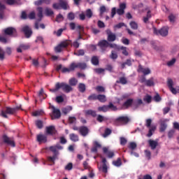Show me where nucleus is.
I'll use <instances>...</instances> for the list:
<instances>
[{"label":"nucleus","mask_w":179,"mask_h":179,"mask_svg":"<svg viewBox=\"0 0 179 179\" xmlns=\"http://www.w3.org/2000/svg\"><path fill=\"white\" fill-rule=\"evenodd\" d=\"M74 55H77V57H83V55H85V50L80 49L77 50V52H74Z\"/></svg>","instance_id":"ea45409f"},{"label":"nucleus","mask_w":179,"mask_h":179,"mask_svg":"<svg viewBox=\"0 0 179 179\" xmlns=\"http://www.w3.org/2000/svg\"><path fill=\"white\" fill-rule=\"evenodd\" d=\"M141 104H143V101H142V99H137L134 101L133 103L134 110H136V108H138V107H139Z\"/></svg>","instance_id":"bb28decb"},{"label":"nucleus","mask_w":179,"mask_h":179,"mask_svg":"<svg viewBox=\"0 0 179 179\" xmlns=\"http://www.w3.org/2000/svg\"><path fill=\"white\" fill-rule=\"evenodd\" d=\"M98 111H102L103 113H107L108 111V106L103 105V106H99L98 108Z\"/></svg>","instance_id":"79ce46f5"},{"label":"nucleus","mask_w":179,"mask_h":179,"mask_svg":"<svg viewBox=\"0 0 179 179\" xmlns=\"http://www.w3.org/2000/svg\"><path fill=\"white\" fill-rule=\"evenodd\" d=\"M120 50H122V54H123V55H125L126 57H128V55H129V53L127 50L126 47L122 46V47H120Z\"/></svg>","instance_id":"13d9d810"},{"label":"nucleus","mask_w":179,"mask_h":179,"mask_svg":"<svg viewBox=\"0 0 179 179\" xmlns=\"http://www.w3.org/2000/svg\"><path fill=\"white\" fill-rule=\"evenodd\" d=\"M89 132L90 130L87 127L82 126L79 127V134H80L82 136H87V135H89Z\"/></svg>","instance_id":"dca6fc26"},{"label":"nucleus","mask_w":179,"mask_h":179,"mask_svg":"<svg viewBox=\"0 0 179 179\" xmlns=\"http://www.w3.org/2000/svg\"><path fill=\"white\" fill-rule=\"evenodd\" d=\"M30 48L29 45H26V44H21L19 45V47L17 48V52H22V50H29Z\"/></svg>","instance_id":"393cba45"},{"label":"nucleus","mask_w":179,"mask_h":179,"mask_svg":"<svg viewBox=\"0 0 179 179\" xmlns=\"http://www.w3.org/2000/svg\"><path fill=\"white\" fill-rule=\"evenodd\" d=\"M167 85H168V87H169V89L171 87H173V85H174V82H173V80L171 78L168 79Z\"/></svg>","instance_id":"0e129e2a"},{"label":"nucleus","mask_w":179,"mask_h":179,"mask_svg":"<svg viewBox=\"0 0 179 179\" xmlns=\"http://www.w3.org/2000/svg\"><path fill=\"white\" fill-rule=\"evenodd\" d=\"M69 41H64L55 48V52H61L64 48H66L69 45Z\"/></svg>","instance_id":"6e6552de"},{"label":"nucleus","mask_w":179,"mask_h":179,"mask_svg":"<svg viewBox=\"0 0 179 179\" xmlns=\"http://www.w3.org/2000/svg\"><path fill=\"white\" fill-rule=\"evenodd\" d=\"M59 89H62L64 93H71V92H73V88L66 83H59Z\"/></svg>","instance_id":"423d86ee"},{"label":"nucleus","mask_w":179,"mask_h":179,"mask_svg":"<svg viewBox=\"0 0 179 179\" xmlns=\"http://www.w3.org/2000/svg\"><path fill=\"white\" fill-rule=\"evenodd\" d=\"M35 124L37 128H38V129H41L44 127L43 122L42 120H36L35 122Z\"/></svg>","instance_id":"c03bdc74"},{"label":"nucleus","mask_w":179,"mask_h":179,"mask_svg":"<svg viewBox=\"0 0 179 179\" xmlns=\"http://www.w3.org/2000/svg\"><path fill=\"white\" fill-rule=\"evenodd\" d=\"M136 143L131 142L129 145V149H131V150H135V149H136Z\"/></svg>","instance_id":"bf43d9fd"},{"label":"nucleus","mask_w":179,"mask_h":179,"mask_svg":"<svg viewBox=\"0 0 179 179\" xmlns=\"http://www.w3.org/2000/svg\"><path fill=\"white\" fill-rule=\"evenodd\" d=\"M176 134V129H172L168 131V137L169 139H171L173 136H174V134Z\"/></svg>","instance_id":"8fccbe9b"},{"label":"nucleus","mask_w":179,"mask_h":179,"mask_svg":"<svg viewBox=\"0 0 179 179\" xmlns=\"http://www.w3.org/2000/svg\"><path fill=\"white\" fill-rule=\"evenodd\" d=\"M106 33L107 34V41L108 43H114V41L117 40V35L113 33L111 29H106Z\"/></svg>","instance_id":"0eeeda50"},{"label":"nucleus","mask_w":179,"mask_h":179,"mask_svg":"<svg viewBox=\"0 0 179 179\" xmlns=\"http://www.w3.org/2000/svg\"><path fill=\"white\" fill-rule=\"evenodd\" d=\"M95 90H96L98 93H104L106 92V88L103 86L99 85L95 87Z\"/></svg>","instance_id":"37998d69"},{"label":"nucleus","mask_w":179,"mask_h":179,"mask_svg":"<svg viewBox=\"0 0 179 179\" xmlns=\"http://www.w3.org/2000/svg\"><path fill=\"white\" fill-rule=\"evenodd\" d=\"M70 111H72V106H67L66 108H63L62 110V112L63 114H65V115H66V114H68V113Z\"/></svg>","instance_id":"58836bf2"},{"label":"nucleus","mask_w":179,"mask_h":179,"mask_svg":"<svg viewBox=\"0 0 179 179\" xmlns=\"http://www.w3.org/2000/svg\"><path fill=\"white\" fill-rule=\"evenodd\" d=\"M19 110H22L21 106H17L15 108H10V107H6L5 110H1V115L3 118H8V115H13V114H15L16 112L19 111Z\"/></svg>","instance_id":"f257e3e1"},{"label":"nucleus","mask_w":179,"mask_h":179,"mask_svg":"<svg viewBox=\"0 0 179 179\" xmlns=\"http://www.w3.org/2000/svg\"><path fill=\"white\" fill-rule=\"evenodd\" d=\"M59 83H57L55 84V88L54 89H50V92H52V93H55L56 92H58V90H59Z\"/></svg>","instance_id":"4d7b16f0"},{"label":"nucleus","mask_w":179,"mask_h":179,"mask_svg":"<svg viewBox=\"0 0 179 179\" xmlns=\"http://www.w3.org/2000/svg\"><path fill=\"white\" fill-rule=\"evenodd\" d=\"M22 31H23L26 38H30V37H31V34H33V31H31V28H30L29 25L22 27Z\"/></svg>","instance_id":"9d476101"},{"label":"nucleus","mask_w":179,"mask_h":179,"mask_svg":"<svg viewBox=\"0 0 179 179\" xmlns=\"http://www.w3.org/2000/svg\"><path fill=\"white\" fill-rule=\"evenodd\" d=\"M154 34H160L162 37H167L169 36V27H164L159 30H157L155 27L153 28Z\"/></svg>","instance_id":"20e7f679"},{"label":"nucleus","mask_w":179,"mask_h":179,"mask_svg":"<svg viewBox=\"0 0 179 179\" xmlns=\"http://www.w3.org/2000/svg\"><path fill=\"white\" fill-rule=\"evenodd\" d=\"M36 10L38 12L37 16L38 17H39V19H38L35 22V29H36V30H38V23H40V21L41 20V19H43V7H38L36 8Z\"/></svg>","instance_id":"9b49d317"},{"label":"nucleus","mask_w":179,"mask_h":179,"mask_svg":"<svg viewBox=\"0 0 179 179\" xmlns=\"http://www.w3.org/2000/svg\"><path fill=\"white\" fill-rule=\"evenodd\" d=\"M69 138L72 142H78L79 141V136L76 134H70Z\"/></svg>","instance_id":"c85d7f7f"},{"label":"nucleus","mask_w":179,"mask_h":179,"mask_svg":"<svg viewBox=\"0 0 179 179\" xmlns=\"http://www.w3.org/2000/svg\"><path fill=\"white\" fill-rule=\"evenodd\" d=\"M110 58L111 59H117V58H118V55L117 52H115V51L112 50L111 54L110 55Z\"/></svg>","instance_id":"603ef678"},{"label":"nucleus","mask_w":179,"mask_h":179,"mask_svg":"<svg viewBox=\"0 0 179 179\" xmlns=\"http://www.w3.org/2000/svg\"><path fill=\"white\" fill-rule=\"evenodd\" d=\"M116 82L117 83H120V85H127V83H128V80H127V78L125 77H120L119 80H117Z\"/></svg>","instance_id":"473e14b6"},{"label":"nucleus","mask_w":179,"mask_h":179,"mask_svg":"<svg viewBox=\"0 0 179 179\" xmlns=\"http://www.w3.org/2000/svg\"><path fill=\"white\" fill-rule=\"evenodd\" d=\"M49 150H50V152H52L54 155L52 157H48V159L49 162L55 163V160H57L58 157V155H59V152H58V150L57 149V147L55 145L50 146L49 148Z\"/></svg>","instance_id":"7ed1b4c3"},{"label":"nucleus","mask_w":179,"mask_h":179,"mask_svg":"<svg viewBox=\"0 0 179 179\" xmlns=\"http://www.w3.org/2000/svg\"><path fill=\"white\" fill-rule=\"evenodd\" d=\"M45 131L48 135H55V134H57V130H55V127L54 126L46 127Z\"/></svg>","instance_id":"412c9836"},{"label":"nucleus","mask_w":179,"mask_h":179,"mask_svg":"<svg viewBox=\"0 0 179 179\" xmlns=\"http://www.w3.org/2000/svg\"><path fill=\"white\" fill-rule=\"evenodd\" d=\"M69 124H76V117H69Z\"/></svg>","instance_id":"e2e57ef3"},{"label":"nucleus","mask_w":179,"mask_h":179,"mask_svg":"<svg viewBox=\"0 0 179 179\" xmlns=\"http://www.w3.org/2000/svg\"><path fill=\"white\" fill-rule=\"evenodd\" d=\"M148 145L152 150H155L157 146H159V141L157 140H148Z\"/></svg>","instance_id":"6ab92c4d"},{"label":"nucleus","mask_w":179,"mask_h":179,"mask_svg":"<svg viewBox=\"0 0 179 179\" xmlns=\"http://www.w3.org/2000/svg\"><path fill=\"white\" fill-rule=\"evenodd\" d=\"M3 33H4L6 36H13L15 37L16 36L17 31L15 27H9L4 29L3 30Z\"/></svg>","instance_id":"1a4fd4ad"},{"label":"nucleus","mask_w":179,"mask_h":179,"mask_svg":"<svg viewBox=\"0 0 179 179\" xmlns=\"http://www.w3.org/2000/svg\"><path fill=\"white\" fill-rule=\"evenodd\" d=\"M93 145L94 146L91 149V152H92V153H97V149L101 148V144H100V143L98 141H94Z\"/></svg>","instance_id":"b1692460"},{"label":"nucleus","mask_w":179,"mask_h":179,"mask_svg":"<svg viewBox=\"0 0 179 179\" xmlns=\"http://www.w3.org/2000/svg\"><path fill=\"white\" fill-rule=\"evenodd\" d=\"M145 10H147V15L143 17V22L144 23H149V20L152 17V12L149 7L145 8Z\"/></svg>","instance_id":"a211bd4d"},{"label":"nucleus","mask_w":179,"mask_h":179,"mask_svg":"<svg viewBox=\"0 0 179 179\" xmlns=\"http://www.w3.org/2000/svg\"><path fill=\"white\" fill-rule=\"evenodd\" d=\"M131 121V119L128 116H120L117 118L115 119L114 124L117 127H120V125H127L128 122Z\"/></svg>","instance_id":"f03ea898"},{"label":"nucleus","mask_w":179,"mask_h":179,"mask_svg":"<svg viewBox=\"0 0 179 179\" xmlns=\"http://www.w3.org/2000/svg\"><path fill=\"white\" fill-rule=\"evenodd\" d=\"M78 90L80 93H85L86 92V85L84 83H79L78 84Z\"/></svg>","instance_id":"2f4dec72"},{"label":"nucleus","mask_w":179,"mask_h":179,"mask_svg":"<svg viewBox=\"0 0 179 179\" xmlns=\"http://www.w3.org/2000/svg\"><path fill=\"white\" fill-rule=\"evenodd\" d=\"M122 164V162H121V158H118L116 161L113 162V165L116 167H120Z\"/></svg>","instance_id":"49530a36"},{"label":"nucleus","mask_w":179,"mask_h":179,"mask_svg":"<svg viewBox=\"0 0 179 179\" xmlns=\"http://www.w3.org/2000/svg\"><path fill=\"white\" fill-rule=\"evenodd\" d=\"M5 59V51L0 47V61Z\"/></svg>","instance_id":"5fc2aeb1"},{"label":"nucleus","mask_w":179,"mask_h":179,"mask_svg":"<svg viewBox=\"0 0 179 179\" xmlns=\"http://www.w3.org/2000/svg\"><path fill=\"white\" fill-rule=\"evenodd\" d=\"M145 85L148 87H152L155 86V78L151 77L150 79L147 80Z\"/></svg>","instance_id":"a878e982"},{"label":"nucleus","mask_w":179,"mask_h":179,"mask_svg":"<svg viewBox=\"0 0 179 179\" xmlns=\"http://www.w3.org/2000/svg\"><path fill=\"white\" fill-rule=\"evenodd\" d=\"M143 101H146L148 103H151L152 102V96L147 95L143 98Z\"/></svg>","instance_id":"69168bd1"},{"label":"nucleus","mask_w":179,"mask_h":179,"mask_svg":"<svg viewBox=\"0 0 179 179\" xmlns=\"http://www.w3.org/2000/svg\"><path fill=\"white\" fill-rule=\"evenodd\" d=\"M85 15H86L87 17H88V19H90V18H92V16H93V12L92 11V10L90 8H88L85 11Z\"/></svg>","instance_id":"3c124183"},{"label":"nucleus","mask_w":179,"mask_h":179,"mask_svg":"<svg viewBox=\"0 0 179 179\" xmlns=\"http://www.w3.org/2000/svg\"><path fill=\"white\" fill-rule=\"evenodd\" d=\"M36 141H38L39 143H45L47 142V136L38 134L36 137Z\"/></svg>","instance_id":"4be33fe9"},{"label":"nucleus","mask_w":179,"mask_h":179,"mask_svg":"<svg viewBox=\"0 0 179 179\" xmlns=\"http://www.w3.org/2000/svg\"><path fill=\"white\" fill-rule=\"evenodd\" d=\"M98 45L99 48L101 50L102 52H104L108 48V45H110V43L107 40H102L98 43Z\"/></svg>","instance_id":"f8f14e48"},{"label":"nucleus","mask_w":179,"mask_h":179,"mask_svg":"<svg viewBox=\"0 0 179 179\" xmlns=\"http://www.w3.org/2000/svg\"><path fill=\"white\" fill-rule=\"evenodd\" d=\"M125 26V24L124 22H120L116 25L114 26V29H121V27H124Z\"/></svg>","instance_id":"338daca9"},{"label":"nucleus","mask_w":179,"mask_h":179,"mask_svg":"<svg viewBox=\"0 0 179 179\" xmlns=\"http://www.w3.org/2000/svg\"><path fill=\"white\" fill-rule=\"evenodd\" d=\"M94 72H96V73H98V75H100L101 73H103L104 75V72L106 71L105 69H101V68H98V69H94Z\"/></svg>","instance_id":"09e8293b"},{"label":"nucleus","mask_w":179,"mask_h":179,"mask_svg":"<svg viewBox=\"0 0 179 179\" xmlns=\"http://www.w3.org/2000/svg\"><path fill=\"white\" fill-rule=\"evenodd\" d=\"M132 103H134V99H127L123 104L124 107H129L131 106H132Z\"/></svg>","instance_id":"c9c22d12"},{"label":"nucleus","mask_w":179,"mask_h":179,"mask_svg":"<svg viewBox=\"0 0 179 179\" xmlns=\"http://www.w3.org/2000/svg\"><path fill=\"white\" fill-rule=\"evenodd\" d=\"M52 115H51L52 120H58L61 118V110L56 108L54 106H52Z\"/></svg>","instance_id":"ddd939ff"},{"label":"nucleus","mask_w":179,"mask_h":179,"mask_svg":"<svg viewBox=\"0 0 179 179\" xmlns=\"http://www.w3.org/2000/svg\"><path fill=\"white\" fill-rule=\"evenodd\" d=\"M125 9H127V4L125 3H121L119 6V8L116 10V13L120 16L125 13Z\"/></svg>","instance_id":"2eb2a0df"},{"label":"nucleus","mask_w":179,"mask_h":179,"mask_svg":"<svg viewBox=\"0 0 179 179\" xmlns=\"http://www.w3.org/2000/svg\"><path fill=\"white\" fill-rule=\"evenodd\" d=\"M2 138L3 142L9 145V146H11L12 148H15V146H16V144L15 143V138H13V137H8L6 134H4L3 135Z\"/></svg>","instance_id":"39448f33"},{"label":"nucleus","mask_w":179,"mask_h":179,"mask_svg":"<svg viewBox=\"0 0 179 179\" xmlns=\"http://www.w3.org/2000/svg\"><path fill=\"white\" fill-rule=\"evenodd\" d=\"M45 12L47 16H52L54 15V11L51 8H46Z\"/></svg>","instance_id":"de8ad7c7"},{"label":"nucleus","mask_w":179,"mask_h":179,"mask_svg":"<svg viewBox=\"0 0 179 179\" xmlns=\"http://www.w3.org/2000/svg\"><path fill=\"white\" fill-rule=\"evenodd\" d=\"M155 131H156V127H151L148 131V134H147V136L148 138H150V136L153 135V132H155Z\"/></svg>","instance_id":"a18cd8bd"},{"label":"nucleus","mask_w":179,"mask_h":179,"mask_svg":"<svg viewBox=\"0 0 179 179\" xmlns=\"http://www.w3.org/2000/svg\"><path fill=\"white\" fill-rule=\"evenodd\" d=\"M138 72H141L142 73H143L144 76H146V75H150V73H151V71L150 69L149 68H143L142 65H139L138 66Z\"/></svg>","instance_id":"aec40b11"},{"label":"nucleus","mask_w":179,"mask_h":179,"mask_svg":"<svg viewBox=\"0 0 179 179\" xmlns=\"http://www.w3.org/2000/svg\"><path fill=\"white\" fill-rule=\"evenodd\" d=\"M67 19L69 20H75V13H73V12L69 13L67 15Z\"/></svg>","instance_id":"864d4df0"},{"label":"nucleus","mask_w":179,"mask_h":179,"mask_svg":"<svg viewBox=\"0 0 179 179\" xmlns=\"http://www.w3.org/2000/svg\"><path fill=\"white\" fill-rule=\"evenodd\" d=\"M129 26L131 27V29H132L133 30H138V23L135 21H131L129 23Z\"/></svg>","instance_id":"72a5a7b5"},{"label":"nucleus","mask_w":179,"mask_h":179,"mask_svg":"<svg viewBox=\"0 0 179 179\" xmlns=\"http://www.w3.org/2000/svg\"><path fill=\"white\" fill-rule=\"evenodd\" d=\"M56 101L57 103H63L64 97H62V96H57L56 97Z\"/></svg>","instance_id":"774afa93"},{"label":"nucleus","mask_w":179,"mask_h":179,"mask_svg":"<svg viewBox=\"0 0 179 179\" xmlns=\"http://www.w3.org/2000/svg\"><path fill=\"white\" fill-rule=\"evenodd\" d=\"M69 83L71 85V87L76 86L78 85V80L75 78H72L69 80Z\"/></svg>","instance_id":"f704fd0d"},{"label":"nucleus","mask_w":179,"mask_h":179,"mask_svg":"<svg viewBox=\"0 0 179 179\" xmlns=\"http://www.w3.org/2000/svg\"><path fill=\"white\" fill-rule=\"evenodd\" d=\"M170 121L169 119H161L159 120L160 122V127H159V131L160 132H164L166 129H167V123Z\"/></svg>","instance_id":"4468645a"},{"label":"nucleus","mask_w":179,"mask_h":179,"mask_svg":"<svg viewBox=\"0 0 179 179\" xmlns=\"http://www.w3.org/2000/svg\"><path fill=\"white\" fill-rule=\"evenodd\" d=\"M96 100H99L101 103H106V101H107V98L104 94H99L97 95Z\"/></svg>","instance_id":"c756f323"},{"label":"nucleus","mask_w":179,"mask_h":179,"mask_svg":"<svg viewBox=\"0 0 179 179\" xmlns=\"http://www.w3.org/2000/svg\"><path fill=\"white\" fill-rule=\"evenodd\" d=\"M120 145H122V146H125V145H127V143L128 142V141H127V138H124V137H120Z\"/></svg>","instance_id":"680f3d73"},{"label":"nucleus","mask_w":179,"mask_h":179,"mask_svg":"<svg viewBox=\"0 0 179 179\" xmlns=\"http://www.w3.org/2000/svg\"><path fill=\"white\" fill-rule=\"evenodd\" d=\"M103 152L105 155H107L109 159H112V157H114L115 156L114 152L108 151V148H107V147L103 148Z\"/></svg>","instance_id":"5701e85b"},{"label":"nucleus","mask_w":179,"mask_h":179,"mask_svg":"<svg viewBox=\"0 0 179 179\" xmlns=\"http://www.w3.org/2000/svg\"><path fill=\"white\" fill-rule=\"evenodd\" d=\"M92 65L97 66L99 65V57L97 56H93L91 59Z\"/></svg>","instance_id":"e433bc0d"},{"label":"nucleus","mask_w":179,"mask_h":179,"mask_svg":"<svg viewBox=\"0 0 179 179\" xmlns=\"http://www.w3.org/2000/svg\"><path fill=\"white\" fill-rule=\"evenodd\" d=\"M60 8L62 9H64V10H66V9H68V8H69L68 2H66V1H60Z\"/></svg>","instance_id":"a19ab883"},{"label":"nucleus","mask_w":179,"mask_h":179,"mask_svg":"<svg viewBox=\"0 0 179 179\" xmlns=\"http://www.w3.org/2000/svg\"><path fill=\"white\" fill-rule=\"evenodd\" d=\"M72 71H74L73 63L70 64L69 68L64 67L62 69V71L63 72V73H66V72H72Z\"/></svg>","instance_id":"cd10ccee"},{"label":"nucleus","mask_w":179,"mask_h":179,"mask_svg":"<svg viewBox=\"0 0 179 179\" xmlns=\"http://www.w3.org/2000/svg\"><path fill=\"white\" fill-rule=\"evenodd\" d=\"M85 115H92V117H96L97 114L95 110H85Z\"/></svg>","instance_id":"7c9ffc66"},{"label":"nucleus","mask_w":179,"mask_h":179,"mask_svg":"<svg viewBox=\"0 0 179 179\" xmlns=\"http://www.w3.org/2000/svg\"><path fill=\"white\" fill-rule=\"evenodd\" d=\"M87 100H89V101L97 100V95L96 94H92L88 96Z\"/></svg>","instance_id":"6e6d98bb"},{"label":"nucleus","mask_w":179,"mask_h":179,"mask_svg":"<svg viewBox=\"0 0 179 179\" xmlns=\"http://www.w3.org/2000/svg\"><path fill=\"white\" fill-rule=\"evenodd\" d=\"M73 69H76V68H79V69H86V68H87V64H86V63L83 62H80V63H75L73 62Z\"/></svg>","instance_id":"f3484780"},{"label":"nucleus","mask_w":179,"mask_h":179,"mask_svg":"<svg viewBox=\"0 0 179 179\" xmlns=\"http://www.w3.org/2000/svg\"><path fill=\"white\" fill-rule=\"evenodd\" d=\"M144 152H145V157H147L148 160H150L151 156H152V152H150V151L148 150H145L144 151Z\"/></svg>","instance_id":"052dcab7"},{"label":"nucleus","mask_w":179,"mask_h":179,"mask_svg":"<svg viewBox=\"0 0 179 179\" xmlns=\"http://www.w3.org/2000/svg\"><path fill=\"white\" fill-rule=\"evenodd\" d=\"M108 120L107 117H105L101 115H98L96 117V121H98V122H103V121H107Z\"/></svg>","instance_id":"4c0bfd02"}]
</instances>
